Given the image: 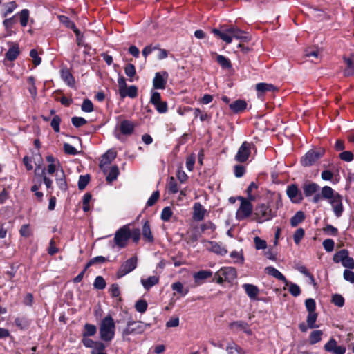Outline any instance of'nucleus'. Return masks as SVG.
Masks as SVG:
<instances>
[{
    "label": "nucleus",
    "mask_w": 354,
    "mask_h": 354,
    "mask_svg": "<svg viewBox=\"0 0 354 354\" xmlns=\"http://www.w3.org/2000/svg\"><path fill=\"white\" fill-rule=\"evenodd\" d=\"M17 16L19 19L20 25L24 28L27 26L30 18V11L28 9L24 8L12 17L7 18L3 21V26L6 31L5 37H10L15 34V32L12 30V28L17 22L16 17Z\"/></svg>",
    "instance_id": "2"
},
{
    "label": "nucleus",
    "mask_w": 354,
    "mask_h": 354,
    "mask_svg": "<svg viewBox=\"0 0 354 354\" xmlns=\"http://www.w3.org/2000/svg\"><path fill=\"white\" fill-rule=\"evenodd\" d=\"M119 94L122 98H125L126 97L135 98L138 95V88L136 86H130L121 91Z\"/></svg>",
    "instance_id": "31"
},
{
    "label": "nucleus",
    "mask_w": 354,
    "mask_h": 354,
    "mask_svg": "<svg viewBox=\"0 0 354 354\" xmlns=\"http://www.w3.org/2000/svg\"><path fill=\"white\" fill-rule=\"evenodd\" d=\"M305 218V215L303 212H297L290 219V225L292 227H296L301 223Z\"/></svg>",
    "instance_id": "43"
},
{
    "label": "nucleus",
    "mask_w": 354,
    "mask_h": 354,
    "mask_svg": "<svg viewBox=\"0 0 354 354\" xmlns=\"http://www.w3.org/2000/svg\"><path fill=\"white\" fill-rule=\"evenodd\" d=\"M335 263H342V265L348 269L354 268V260L348 256V251L343 249L335 253L333 256Z\"/></svg>",
    "instance_id": "9"
},
{
    "label": "nucleus",
    "mask_w": 354,
    "mask_h": 354,
    "mask_svg": "<svg viewBox=\"0 0 354 354\" xmlns=\"http://www.w3.org/2000/svg\"><path fill=\"white\" fill-rule=\"evenodd\" d=\"M173 214L172 210L170 207H165L163 208L161 212V219L163 221L167 222L170 220L171 216Z\"/></svg>",
    "instance_id": "52"
},
{
    "label": "nucleus",
    "mask_w": 354,
    "mask_h": 354,
    "mask_svg": "<svg viewBox=\"0 0 354 354\" xmlns=\"http://www.w3.org/2000/svg\"><path fill=\"white\" fill-rule=\"evenodd\" d=\"M116 157V152L114 150H108L102 157L100 162V167L103 171H105V167L111 164Z\"/></svg>",
    "instance_id": "19"
},
{
    "label": "nucleus",
    "mask_w": 354,
    "mask_h": 354,
    "mask_svg": "<svg viewBox=\"0 0 354 354\" xmlns=\"http://www.w3.org/2000/svg\"><path fill=\"white\" fill-rule=\"evenodd\" d=\"M305 234V231L303 228H298L293 235L294 242L296 245H299L303 239Z\"/></svg>",
    "instance_id": "51"
},
{
    "label": "nucleus",
    "mask_w": 354,
    "mask_h": 354,
    "mask_svg": "<svg viewBox=\"0 0 354 354\" xmlns=\"http://www.w3.org/2000/svg\"><path fill=\"white\" fill-rule=\"evenodd\" d=\"M208 243L209 246L207 248L209 251L221 256H224L227 254V250L222 244L216 241H208Z\"/></svg>",
    "instance_id": "24"
},
{
    "label": "nucleus",
    "mask_w": 354,
    "mask_h": 354,
    "mask_svg": "<svg viewBox=\"0 0 354 354\" xmlns=\"http://www.w3.org/2000/svg\"><path fill=\"white\" fill-rule=\"evenodd\" d=\"M323 331L321 330H315L310 333L309 335V343L314 345L322 340Z\"/></svg>",
    "instance_id": "40"
},
{
    "label": "nucleus",
    "mask_w": 354,
    "mask_h": 354,
    "mask_svg": "<svg viewBox=\"0 0 354 354\" xmlns=\"http://www.w3.org/2000/svg\"><path fill=\"white\" fill-rule=\"evenodd\" d=\"M266 272L268 274L272 276L273 277L277 279L278 280L283 281L285 283V286L288 285V281L287 280L286 277L275 268L272 266L267 267L266 268Z\"/></svg>",
    "instance_id": "23"
},
{
    "label": "nucleus",
    "mask_w": 354,
    "mask_h": 354,
    "mask_svg": "<svg viewBox=\"0 0 354 354\" xmlns=\"http://www.w3.org/2000/svg\"><path fill=\"white\" fill-rule=\"evenodd\" d=\"M229 328L232 330L234 332H238L239 330H243L248 335H252V331L250 328L249 324L243 321L239 320L231 322L229 324Z\"/></svg>",
    "instance_id": "17"
},
{
    "label": "nucleus",
    "mask_w": 354,
    "mask_h": 354,
    "mask_svg": "<svg viewBox=\"0 0 354 354\" xmlns=\"http://www.w3.org/2000/svg\"><path fill=\"white\" fill-rule=\"evenodd\" d=\"M256 89L258 92L266 93L268 91L274 92L277 88L272 84L259 83L256 85Z\"/></svg>",
    "instance_id": "39"
},
{
    "label": "nucleus",
    "mask_w": 354,
    "mask_h": 354,
    "mask_svg": "<svg viewBox=\"0 0 354 354\" xmlns=\"http://www.w3.org/2000/svg\"><path fill=\"white\" fill-rule=\"evenodd\" d=\"M140 282L146 290H149L153 286L159 283V277L157 276H151L147 279H141Z\"/></svg>",
    "instance_id": "29"
},
{
    "label": "nucleus",
    "mask_w": 354,
    "mask_h": 354,
    "mask_svg": "<svg viewBox=\"0 0 354 354\" xmlns=\"http://www.w3.org/2000/svg\"><path fill=\"white\" fill-rule=\"evenodd\" d=\"M206 209L200 203H195L193 206L192 218L195 221H201L204 217Z\"/></svg>",
    "instance_id": "22"
},
{
    "label": "nucleus",
    "mask_w": 354,
    "mask_h": 354,
    "mask_svg": "<svg viewBox=\"0 0 354 354\" xmlns=\"http://www.w3.org/2000/svg\"><path fill=\"white\" fill-rule=\"evenodd\" d=\"M344 298L339 294H335L332 296V302L338 307H342L344 305Z\"/></svg>",
    "instance_id": "60"
},
{
    "label": "nucleus",
    "mask_w": 354,
    "mask_h": 354,
    "mask_svg": "<svg viewBox=\"0 0 354 354\" xmlns=\"http://www.w3.org/2000/svg\"><path fill=\"white\" fill-rule=\"evenodd\" d=\"M173 290L181 294L183 296L186 295L188 293V289H184L183 286L180 282H176L171 285Z\"/></svg>",
    "instance_id": "53"
},
{
    "label": "nucleus",
    "mask_w": 354,
    "mask_h": 354,
    "mask_svg": "<svg viewBox=\"0 0 354 354\" xmlns=\"http://www.w3.org/2000/svg\"><path fill=\"white\" fill-rule=\"evenodd\" d=\"M229 106L234 113H238L247 108V103L243 100H237L230 104Z\"/></svg>",
    "instance_id": "28"
},
{
    "label": "nucleus",
    "mask_w": 354,
    "mask_h": 354,
    "mask_svg": "<svg viewBox=\"0 0 354 354\" xmlns=\"http://www.w3.org/2000/svg\"><path fill=\"white\" fill-rule=\"evenodd\" d=\"M4 6L5 11L3 13V16L6 17L14 12V10L17 8V4L15 1H12L6 3Z\"/></svg>",
    "instance_id": "46"
},
{
    "label": "nucleus",
    "mask_w": 354,
    "mask_h": 354,
    "mask_svg": "<svg viewBox=\"0 0 354 354\" xmlns=\"http://www.w3.org/2000/svg\"><path fill=\"white\" fill-rule=\"evenodd\" d=\"M251 153V144L247 141H244L235 156V160L239 162H244L250 157Z\"/></svg>",
    "instance_id": "12"
},
{
    "label": "nucleus",
    "mask_w": 354,
    "mask_h": 354,
    "mask_svg": "<svg viewBox=\"0 0 354 354\" xmlns=\"http://www.w3.org/2000/svg\"><path fill=\"white\" fill-rule=\"evenodd\" d=\"M236 277V270L232 267L222 268L215 273L216 281L220 284L223 283L224 281H232Z\"/></svg>",
    "instance_id": "6"
},
{
    "label": "nucleus",
    "mask_w": 354,
    "mask_h": 354,
    "mask_svg": "<svg viewBox=\"0 0 354 354\" xmlns=\"http://www.w3.org/2000/svg\"><path fill=\"white\" fill-rule=\"evenodd\" d=\"M59 21L66 28L73 30V31L75 33L76 35L80 34V30L77 28L75 23L69 19L67 16L65 15H59L58 16Z\"/></svg>",
    "instance_id": "25"
},
{
    "label": "nucleus",
    "mask_w": 354,
    "mask_h": 354,
    "mask_svg": "<svg viewBox=\"0 0 354 354\" xmlns=\"http://www.w3.org/2000/svg\"><path fill=\"white\" fill-rule=\"evenodd\" d=\"M258 188L257 185L254 182H252L248 187L247 188L248 197L250 201H254L256 196L253 194V192Z\"/></svg>",
    "instance_id": "50"
},
{
    "label": "nucleus",
    "mask_w": 354,
    "mask_h": 354,
    "mask_svg": "<svg viewBox=\"0 0 354 354\" xmlns=\"http://www.w3.org/2000/svg\"><path fill=\"white\" fill-rule=\"evenodd\" d=\"M153 106L159 113H165L168 110L167 103L162 100L153 104Z\"/></svg>",
    "instance_id": "61"
},
{
    "label": "nucleus",
    "mask_w": 354,
    "mask_h": 354,
    "mask_svg": "<svg viewBox=\"0 0 354 354\" xmlns=\"http://www.w3.org/2000/svg\"><path fill=\"white\" fill-rule=\"evenodd\" d=\"M239 199L241 201V205L236 212V217L239 220H243L251 215L253 207L250 200H246L242 196H239Z\"/></svg>",
    "instance_id": "10"
},
{
    "label": "nucleus",
    "mask_w": 354,
    "mask_h": 354,
    "mask_svg": "<svg viewBox=\"0 0 354 354\" xmlns=\"http://www.w3.org/2000/svg\"><path fill=\"white\" fill-rule=\"evenodd\" d=\"M254 243L257 250H264L267 248L266 241L259 236L254 238Z\"/></svg>",
    "instance_id": "59"
},
{
    "label": "nucleus",
    "mask_w": 354,
    "mask_h": 354,
    "mask_svg": "<svg viewBox=\"0 0 354 354\" xmlns=\"http://www.w3.org/2000/svg\"><path fill=\"white\" fill-rule=\"evenodd\" d=\"M302 188L304 195L306 197H309L316 194L319 189V186L317 183L312 182L304 184Z\"/></svg>",
    "instance_id": "26"
},
{
    "label": "nucleus",
    "mask_w": 354,
    "mask_h": 354,
    "mask_svg": "<svg viewBox=\"0 0 354 354\" xmlns=\"http://www.w3.org/2000/svg\"><path fill=\"white\" fill-rule=\"evenodd\" d=\"M322 245H323L324 250L326 252H332L334 249L335 242L331 239H327L323 241Z\"/></svg>",
    "instance_id": "64"
},
{
    "label": "nucleus",
    "mask_w": 354,
    "mask_h": 354,
    "mask_svg": "<svg viewBox=\"0 0 354 354\" xmlns=\"http://www.w3.org/2000/svg\"><path fill=\"white\" fill-rule=\"evenodd\" d=\"M214 55H216V59L218 64L221 66V67L223 69H230L232 67V63L230 60L221 55H218L216 53H214Z\"/></svg>",
    "instance_id": "36"
},
{
    "label": "nucleus",
    "mask_w": 354,
    "mask_h": 354,
    "mask_svg": "<svg viewBox=\"0 0 354 354\" xmlns=\"http://www.w3.org/2000/svg\"><path fill=\"white\" fill-rule=\"evenodd\" d=\"M15 325L20 329L24 330L28 328L29 322L25 317H17L15 319Z\"/></svg>",
    "instance_id": "45"
},
{
    "label": "nucleus",
    "mask_w": 354,
    "mask_h": 354,
    "mask_svg": "<svg viewBox=\"0 0 354 354\" xmlns=\"http://www.w3.org/2000/svg\"><path fill=\"white\" fill-rule=\"evenodd\" d=\"M216 226L212 221H207L204 223H202L200 226V229L202 233H204L207 235L213 236Z\"/></svg>",
    "instance_id": "30"
},
{
    "label": "nucleus",
    "mask_w": 354,
    "mask_h": 354,
    "mask_svg": "<svg viewBox=\"0 0 354 354\" xmlns=\"http://www.w3.org/2000/svg\"><path fill=\"white\" fill-rule=\"evenodd\" d=\"M105 348L106 346L103 342L100 341H96L95 345L92 347L91 354H97L103 353Z\"/></svg>",
    "instance_id": "47"
},
{
    "label": "nucleus",
    "mask_w": 354,
    "mask_h": 354,
    "mask_svg": "<svg viewBox=\"0 0 354 354\" xmlns=\"http://www.w3.org/2000/svg\"><path fill=\"white\" fill-rule=\"evenodd\" d=\"M231 27V32L232 39L235 38L236 39H241V40H246L247 37L244 35L245 32L242 31L241 29L235 27V26H230Z\"/></svg>",
    "instance_id": "44"
},
{
    "label": "nucleus",
    "mask_w": 354,
    "mask_h": 354,
    "mask_svg": "<svg viewBox=\"0 0 354 354\" xmlns=\"http://www.w3.org/2000/svg\"><path fill=\"white\" fill-rule=\"evenodd\" d=\"M287 286H289V292L293 297H298L301 294V289L297 284L288 281Z\"/></svg>",
    "instance_id": "57"
},
{
    "label": "nucleus",
    "mask_w": 354,
    "mask_h": 354,
    "mask_svg": "<svg viewBox=\"0 0 354 354\" xmlns=\"http://www.w3.org/2000/svg\"><path fill=\"white\" fill-rule=\"evenodd\" d=\"M286 194L290 200L294 203H299L303 200L302 194L295 184L287 187Z\"/></svg>",
    "instance_id": "14"
},
{
    "label": "nucleus",
    "mask_w": 354,
    "mask_h": 354,
    "mask_svg": "<svg viewBox=\"0 0 354 354\" xmlns=\"http://www.w3.org/2000/svg\"><path fill=\"white\" fill-rule=\"evenodd\" d=\"M242 288L244 289L246 295L251 300H258V295L260 291L257 286L251 283H244L243 284Z\"/></svg>",
    "instance_id": "20"
},
{
    "label": "nucleus",
    "mask_w": 354,
    "mask_h": 354,
    "mask_svg": "<svg viewBox=\"0 0 354 354\" xmlns=\"http://www.w3.org/2000/svg\"><path fill=\"white\" fill-rule=\"evenodd\" d=\"M324 349L327 352H331L334 354H344L346 352V347L338 346L337 341L333 337L325 344Z\"/></svg>",
    "instance_id": "16"
},
{
    "label": "nucleus",
    "mask_w": 354,
    "mask_h": 354,
    "mask_svg": "<svg viewBox=\"0 0 354 354\" xmlns=\"http://www.w3.org/2000/svg\"><path fill=\"white\" fill-rule=\"evenodd\" d=\"M337 194L339 193L336 192L333 189L327 185L323 187L321 189L322 198L326 199L328 201L334 198Z\"/></svg>",
    "instance_id": "35"
},
{
    "label": "nucleus",
    "mask_w": 354,
    "mask_h": 354,
    "mask_svg": "<svg viewBox=\"0 0 354 354\" xmlns=\"http://www.w3.org/2000/svg\"><path fill=\"white\" fill-rule=\"evenodd\" d=\"M90 180L88 175H81L78 180V188L80 190L85 189Z\"/></svg>",
    "instance_id": "56"
},
{
    "label": "nucleus",
    "mask_w": 354,
    "mask_h": 354,
    "mask_svg": "<svg viewBox=\"0 0 354 354\" xmlns=\"http://www.w3.org/2000/svg\"><path fill=\"white\" fill-rule=\"evenodd\" d=\"M97 333V327L94 324L86 323L84 325L82 337H93Z\"/></svg>",
    "instance_id": "32"
},
{
    "label": "nucleus",
    "mask_w": 354,
    "mask_h": 354,
    "mask_svg": "<svg viewBox=\"0 0 354 354\" xmlns=\"http://www.w3.org/2000/svg\"><path fill=\"white\" fill-rule=\"evenodd\" d=\"M135 129V124L133 122L128 120H122L118 123L115 131L117 129L120 131V133L115 132V136L118 140H120V134L125 136H130L133 133Z\"/></svg>",
    "instance_id": "11"
},
{
    "label": "nucleus",
    "mask_w": 354,
    "mask_h": 354,
    "mask_svg": "<svg viewBox=\"0 0 354 354\" xmlns=\"http://www.w3.org/2000/svg\"><path fill=\"white\" fill-rule=\"evenodd\" d=\"M104 172L106 174V179L109 183H112L115 180L119 175V169L116 165L112 166L109 170L105 169V171Z\"/></svg>",
    "instance_id": "33"
},
{
    "label": "nucleus",
    "mask_w": 354,
    "mask_h": 354,
    "mask_svg": "<svg viewBox=\"0 0 354 354\" xmlns=\"http://www.w3.org/2000/svg\"><path fill=\"white\" fill-rule=\"evenodd\" d=\"M325 153L322 148L308 151L301 159V163L304 167H310L315 164Z\"/></svg>",
    "instance_id": "7"
},
{
    "label": "nucleus",
    "mask_w": 354,
    "mask_h": 354,
    "mask_svg": "<svg viewBox=\"0 0 354 354\" xmlns=\"http://www.w3.org/2000/svg\"><path fill=\"white\" fill-rule=\"evenodd\" d=\"M212 275V272L210 270H200L195 272L193 275L196 283H198L200 281L205 280L209 278Z\"/></svg>",
    "instance_id": "38"
},
{
    "label": "nucleus",
    "mask_w": 354,
    "mask_h": 354,
    "mask_svg": "<svg viewBox=\"0 0 354 354\" xmlns=\"http://www.w3.org/2000/svg\"><path fill=\"white\" fill-rule=\"evenodd\" d=\"M92 196L90 193H86L82 198V209L84 212H87L90 210V201Z\"/></svg>",
    "instance_id": "48"
},
{
    "label": "nucleus",
    "mask_w": 354,
    "mask_h": 354,
    "mask_svg": "<svg viewBox=\"0 0 354 354\" xmlns=\"http://www.w3.org/2000/svg\"><path fill=\"white\" fill-rule=\"evenodd\" d=\"M93 286L97 290H103L106 287V281L102 276L96 277Z\"/></svg>",
    "instance_id": "54"
},
{
    "label": "nucleus",
    "mask_w": 354,
    "mask_h": 354,
    "mask_svg": "<svg viewBox=\"0 0 354 354\" xmlns=\"http://www.w3.org/2000/svg\"><path fill=\"white\" fill-rule=\"evenodd\" d=\"M149 326V324L142 322L129 320L127 322L126 328L122 330V335L123 337H125L131 335L142 334Z\"/></svg>",
    "instance_id": "4"
},
{
    "label": "nucleus",
    "mask_w": 354,
    "mask_h": 354,
    "mask_svg": "<svg viewBox=\"0 0 354 354\" xmlns=\"http://www.w3.org/2000/svg\"><path fill=\"white\" fill-rule=\"evenodd\" d=\"M212 32L226 44H230L232 41L231 27L226 28H222L221 30L214 28Z\"/></svg>",
    "instance_id": "18"
},
{
    "label": "nucleus",
    "mask_w": 354,
    "mask_h": 354,
    "mask_svg": "<svg viewBox=\"0 0 354 354\" xmlns=\"http://www.w3.org/2000/svg\"><path fill=\"white\" fill-rule=\"evenodd\" d=\"M137 265L138 258L136 256L129 258L121 264L116 273L117 278L120 279L126 274L130 273L136 268Z\"/></svg>",
    "instance_id": "8"
},
{
    "label": "nucleus",
    "mask_w": 354,
    "mask_h": 354,
    "mask_svg": "<svg viewBox=\"0 0 354 354\" xmlns=\"http://www.w3.org/2000/svg\"><path fill=\"white\" fill-rule=\"evenodd\" d=\"M282 206V201L279 195L275 202L269 201L267 204L261 203L256 206L254 215L259 223L270 221L277 216V210Z\"/></svg>",
    "instance_id": "1"
},
{
    "label": "nucleus",
    "mask_w": 354,
    "mask_h": 354,
    "mask_svg": "<svg viewBox=\"0 0 354 354\" xmlns=\"http://www.w3.org/2000/svg\"><path fill=\"white\" fill-rule=\"evenodd\" d=\"M148 307L147 302L144 299H139L135 304L136 310L140 313H145Z\"/></svg>",
    "instance_id": "49"
},
{
    "label": "nucleus",
    "mask_w": 354,
    "mask_h": 354,
    "mask_svg": "<svg viewBox=\"0 0 354 354\" xmlns=\"http://www.w3.org/2000/svg\"><path fill=\"white\" fill-rule=\"evenodd\" d=\"M19 48L18 44H15L10 47L6 53V58L8 61L15 60L19 55Z\"/></svg>",
    "instance_id": "34"
},
{
    "label": "nucleus",
    "mask_w": 354,
    "mask_h": 354,
    "mask_svg": "<svg viewBox=\"0 0 354 354\" xmlns=\"http://www.w3.org/2000/svg\"><path fill=\"white\" fill-rule=\"evenodd\" d=\"M167 187L168 192L171 194H176L179 192L177 180L173 176L169 178Z\"/></svg>",
    "instance_id": "41"
},
{
    "label": "nucleus",
    "mask_w": 354,
    "mask_h": 354,
    "mask_svg": "<svg viewBox=\"0 0 354 354\" xmlns=\"http://www.w3.org/2000/svg\"><path fill=\"white\" fill-rule=\"evenodd\" d=\"M142 234L143 239L145 241L148 243H153L154 241V238L151 231L150 225L147 221H145L143 224Z\"/></svg>",
    "instance_id": "27"
},
{
    "label": "nucleus",
    "mask_w": 354,
    "mask_h": 354,
    "mask_svg": "<svg viewBox=\"0 0 354 354\" xmlns=\"http://www.w3.org/2000/svg\"><path fill=\"white\" fill-rule=\"evenodd\" d=\"M71 122L74 127L79 128L86 124L87 121L84 118L75 116L71 118Z\"/></svg>",
    "instance_id": "62"
},
{
    "label": "nucleus",
    "mask_w": 354,
    "mask_h": 354,
    "mask_svg": "<svg viewBox=\"0 0 354 354\" xmlns=\"http://www.w3.org/2000/svg\"><path fill=\"white\" fill-rule=\"evenodd\" d=\"M81 109L84 112L91 113L93 111V104L89 99H85L82 104Z\"/></svg>",
    "instance_id": "58"
},
{
    "label": "nucleus",
    "mask_w": 354,
    "mask_h": 354,
    "mask_svg": "<svg viewBox=\"0 0 354 354\" xmlns=\"http://www.w3.org/2000/svg\"><path fill=\"white\" fill-rule=\"evenodd\" d=\"M317 319V313H315V312L308 313L307 319H306V322H307V324H308V326L309 328L313 329V328H318V325L316 324Z\"/></svg>",
    "instance_id": "42"
},
{
    "label": "nucleus",
    "mask_w": 354,
    "mask_h": 354,
    "mask_svg": "<svg viewBox=\"0 0 354 354\" xmlns=\"http://www.w3.org/2000/svg\"><path fill=\"white\" fill-rule=\"evenodd\" d=\"M60 123H61V118L59 115H55L50 122V126L54 130L55 132L58 133L60 131Z\"/></svg>",
    "instance_id": "55"
},
{
    "label": "nucleus",
    "mask_w": 354,
    "mask_h": 354,
    "mask_svg": "<svg viewBox=\"0 0 354 354\" xmlns=\"http://www.w3.org/2000/svg\"><path fill=\"white\" fill-rule=\"evenodd\" d=\"M60 75L62 80L71 88L75 87V80L70 72V71L66 68H62L60 70Z\"/></svg>",
    "instance_id": "21"
},
{
    "label": "nucleus",
    "mask_w": 354,
    "mask_h": 354,
    "mask_svg": "<svg viewBox=\"0 0 354 354\" xmlns=\"http://www.w3.org/2000/svg\"><path fill=\"white\" fill-rule=\"evenodd\" d=\"M344 62L346 64L344 70V75L346 77L352 76L354 75V60L351 58L344 57Z\"/></svg>",
    "instance_id": "37"
},
{
    "label": "nucleus",
    "mask_w": 354,
    "mask_h": 354,
    "mask_svg": "<svg viewBox=\"0 0 354 354\" xmlns=\"http://www.w3.org/2000/svg\"><path fill=\"white\" fill-rule=\"evenodd\" d=\"M115 323L111 315L105 316L99 326L100 338L104 342H111L115 333Z\"/></svg>",
    "instance_id": "3"
},
{
    "label": "nucleus",
    "mask_w": 354,
    "mask_h": 354,
    "mask_svg": "<svg viewBox=\"0 0 354 354\" xmlns=\"http://www.w3.org/2000/svg\"><path fill=\"white\" fill-rule=\"evenodd\" d=\"M129 239V225H124L115 232L113 239L114 245L112 247L115 245L120 249L125 248Z\"/></svg>",
    "instance_id": "5"
},
{
    "label": "nucleus",
    "mask_w": 354,
    "mask_h": 354,
    "mask_svg": "<svg viewBox=\"0 0 354 354\" xmlns=\"http://www.w3.org/2000/svg\"><path fill=\"white\" fill-rule=\"evenodd\" d=\"M305 306L308 313H314L315 312L316 304L313 299L309 298L306 299Z\"/></svg>",
    "instance_id": "63"
},
{
    "label": "nucleus",
    "mask_w": 354,
    "mask_h": 354,
    "mask_svg": "<svg viewBox=\"0 0 354 354\" xmlns=\"http://www.w3.org/2000/svg\"><path fill=\"white\" fill-rule=\"evenodd\" d=\"M169 75L166 71L157 72L153 80L154 89L163 90L166 88Z\"/></svg>",
    "instance_id": "13"
},
{
    "label": "nucleus",
    "mask_w": 354,
    "mask_h": 354,
    "mask_svg": "<svg viewBox=\"0 0 354 354\" xmlns=\"http://www.w3.org/2000/svg\"><path fill=\"white\" fill-rule=\"evenodd\" d=\"M328 203L331 205L335 216L339 218L344 209L342 203V196L339 194H337Z\"/></svg>",
    "instance_id": "15"
}]
</instances>
